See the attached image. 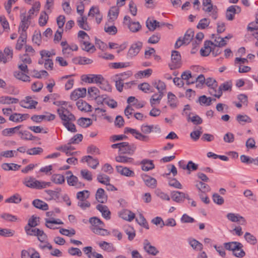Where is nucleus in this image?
Here are the masks:
<instances>
[{
  "label": "nucleus",
  "instance_id": "nucleus-11",
  "mask_svg": "<svg viewBox=\"0 0 258 258\" xmlns=\"http://www.w3.org/2000/svg\"><path fill=\"white\" fill-rule=\"evenodd\" d=\"M144 249L149 254L156 255L159 253V251L154 246H152L148 240L145 239L143 243Z\"/></svg>",
  "mask_w": 258,
  "mask_h": 258
},
{
  "label": "nucleus",
  "instance_id": "nucleus-32",
  "mask_svg": "<svg viewBox=\"0 0 258 258\" xmlns=\"http://www.w3.org/2000/svg\"><path fill=\"white\" fill-rule=\"evenodd\" d=\"M168 103L171 108H175L177 107L178 99L176 96L171 92H169L167 95Z\"/></svg>",
  "mask_w": 258,
  "mask_h": 258
},
{
  "label": "nucleus",
  "instance_id": "nucleus-23",
  "mask_svg": "<svg viewBox=\"0 0 258 258\" xmlns=\"http://www.w3.org/2000/svg\"><path fill=\"white\" fill-rule=\"evenodd\" d=\"M28 117L29 115L28 114L15 113L10 115L9 119L14 122H19L26 120Z\"/></svg>",
  "mask_w": 258,
  "mask_h": 258
},
{
  "label": "nucleus",
  "instance_id": "nucleus-35",
  "mask_svg": "<svg viewBox=\"0 0 258 258\" xmlns=\"http://www.w3.org/2000/svg\"><path fill=\"white\" fill-rule=\"evenodd\" d=\"M89 222L91 224L90 227H104V223L96 217H91L89 219Z\"/></svg>",
  "mask_w": 258,
  "mask_h": 258
},
{
  "label": "nucleus",
  "instance_id": "nucleus-51",
  "mask_svg": "<svg viewBox=\"0 0 258 258\" xmlns=\"http://www.w3.org/2000/svg\"><path fill=\"white\" fill-rule=\"evenodd\" d=\"M14 76L18 79L22 80L24 82H29L30 77L25 74L24 72L20 71H16L14 73Z\"/></svg>",
  "mask_w": 258,
  "mask_h": 258
},
{
  "label": "nucleus",
  "instance_id": "nucleus-30",
  "mask_svg": "<svg viewBox=\"0 0 258 258\" xmlns=\"http://www.w3.org/2000/svg\"><path fill=\"white\" fill-rule=\"evenodd\" d=\"M194 36V31L192 29H189L186 31L183 37H181V40L185 45H187L192 40Z\"/></svg>",
  "mask_w": 258,
  "mask_h": 258
},
{
  "label": "nucleus",
  "instance_id": "nucleus-52",
  "mask_svg": "<svg viewBox=\"0 0 258 258\" xmlns=\"http://www.w3.org/2000/svg\"><path fill=\"white\" fill-rule=\"evenodd\" d=\"M48 20V16L45 11L41 13L39 18L38 23L40 26H44L47 22Z\"/></svg>",
  "mask_w": 258,
  "mask_h": 258
},
{
  "label": "nucleus",
  "instance_id": "nucleus-43",
  "mask_svg": "<svg viewBox=\"0 0 258 258\" xmlns=\"http://www.w3.org/2000/svg\"><path fill=\"white\" fill-rule=\"evenodd\" d=\"M51 180L55 184H61L64 182L65 179L63 175L55 174L51 176Z\"/></svg>",
  "mask_w": 258,
  "mask_h": 258
},
{
  "label": "nucleus",
  "instance_id": "nucleus-49",
  "mask_svg": "<svg viewBox=\"0 0 258 258\" xmlns=\"http://www.w3.org/2000/svg\"><path fill=\"white\" fill-rule=\"evenodd\" d=\"M90 229L93 233L98 235L105 236L109 234V232L106 229H104L103 227H90Z\"/></svg>",
  "mask_w": 258,
  "mask_h": 258
},
{
  "label": "nucleus",
  "instance_id": "nucleus-45",
  "mask_svg": "<svg viewBox=\"0 0 258 258\" xmlns=\"http://www.w3.org/2000/svg\"><path fill=\"white\" fill-rule=\"evenodd\" d=\"M164 95V93L154 94L150 99V103L152 107H154L156 103L159 104L161 99Z\"/></svg>",
  "mask_w": 258,
  "mask_h": 258
},
{
  "label": "nucleus",
  "instance_id": "nucleus-48",
  "mask_svg": "<svg viewBox=\"0 0 258 258\" xmlns=\"http://www.w3.org/2000/svg\"><path fill=\"white\" fill-rule=\"evenodd\" d=\"M2 168L6 171L17 170L20 167V165L14 163H3L2 164Z\"/></svg>",
  "mask_w": 258,
  "mask_h": 258
},
{
  "label": "nucleus",
  "instance_id": "nucleus-31",
  "mask_svg": "<svg viewBox=\"0 0 258 258\" xmlns=\"http://www.w3.org/2000/svg\"><path fill=\"white\" fill-rule=\"evenodd\" d=\"M120 217L125 220L131 221L135 217V214L128 210H123L120 213Z\"/></svg>",
  "mask_w": 258,
  "mask_h": 258
},
{
  "label": "nucleus",
  "instance_id": "nucleus-44",
  "mask_svg": "<svg viewBox=\"0 0 258 258\" xmlns=\"http://www.w3.org/2000/svg\"><path fill=\"white\" fill-rule=\"evenodd\" d=\"M98 84L100 89L108 92L111 91V86L109 84L108 81L105 80L103 77H102V79H100V81L98 82Z\"/></svg>",
  "mask_w": 258,
  "mask_h": 258
},
{
  "label": "nucleus",
  "instance_id": "nucleus-9",
  "mask_svg": "<svg viewBox=\"0 0 258 258\" xmlns=\"http://www.w3.org/2000/svg\"><path fill=\"white\" fill-rule=\"evenodd\" d=\"M142 47V43L141 42H138L136 43L133 44L128 51L127 56L128 57L132 58L133 57L136 56L140 52Z\"/></svg>",
  "mask_w": 258,
  "mask_h": 258
},
{
  "label": "nucleus",
  "instance_id": "nucleus-24",
  "mask_svg": "<svg viewBox=\"0 0 258 258\" xmlns=\"http://www.w3.org/2000/svg\"><path fill=\"white\" fill-rule=\"evenodd\" d=\"M184 192L179 191H173L171 192L172 200L178 203H181L184 201Z\"/></svg>",
  "mask_w": 258,
  "mask_h": 258
},
{
  "label": "nucleus",
  "instance_id": "nucleus-63",
  "mask_svg": "<svg viewBox=\"0 0 258 258\" xmlns=\"http://www.w3.org/2000/svg\"><path fill=\"white\" fill-rule=\"evenodd\" d=\"M189 243L190 245L195 249L201 250L203 249V244L195 239L189 240Z\"/></svg>",
  "mask_w": 258,
  "mask_h": 258
},
{
  "label": "nucleus",
  "instance_id": "nucleus-3",
  "mask_svg": "<svg viewBox=\"0 0 258 258\" xmlns=\"http://www.w3.org/2000/svg\"><path fill=\"white\" fill-rule=\"evenodd\" d=\"M225 249L232 251L233 254L237 257H243L245 253L242 249L243 245L239 242L232 241L224 244Z\"/></svg>",
  "mask_w": 258,
  "mask_h": 258
},
{
  "label": "nucleus",
  "instance_id": "nucleus-58",
  "mask_svg": "<svg viewBox=\"0 0 258 258\" xmlns=\"http://www.w3.org/2000/svg\"><path fill=\"white\" fill-rule=\"evenodd\" d=\"M115 160L118 162L127 163H133L134 159L125 156L119 155L115 157Z\"/></svg>",
  "mask_w": 258,
  "mask_h": 258
},
{
  "label": "nucleus",
  "instance_id": "nucleus-18",
  "mask_svg": "<svg viewBox=\"0 0 258 258\" xmlns=\"http://www.w3.org/2000/svg\"><path fill=\"white\" fill-rule=\"evenodd\" d=\"M116 169L117 172L122 175L127 177H133L135 176L134 172L127 167H123L122 166H116Z\"/></svg>",
  "mask_w": 258,
  "mask_h": 258
},
{
  "label": "nucleus",
  "instance_id": "nucleus-60",
  "mask_svg": "<svg viewBox=\"0 0 258 258\" xmlns=\"http://www.w3.org/2000/svg\"><path fill=\"white\" fill-rule=\"evenodd\" d=\"M22 201L21 197L18 194L14 195L6 200V203L18 204Z\"/></svg>",
  "mask_w": 258,
  "mask_h": 258
},
{
  "label": "nucleus",
  "instance_id": "nucleus-38",
  "mask_svg": "<svg viewBox=\"0 0 258 258\" xmlns=\"http://www.w3.org/2000/svg\"><path fill=\"white\" fill-rule=\"evenodd\" d=\"M77 123L80 126L86 128L92 124V120L89 118L81 117L78 119Z\"/></svg>",
  "mask_w": 258,
  "mask_h": 258
},
{
  "label": "nucleus",
  "instance_id": "nucleus-64",
  "mask_svg": "<svg viewBox=\"0 0 258 258\" xmlns=\"http://www.w3.org/2000/svg\"><path fill=\"white\" fill-rule=\"evenodd\" d=\"M236 120L240 123L242 122L250 123L251 122V118L246 115L238 114L236 116Z\"/></svg>",
  "mask_w": 258,
  "mask_h": 258
},
{
  "label": "nucleus",
  "instance_id": "nucleus-19",
  "mask_svg": "<svg viewBox=\"0 0 258 258\" xmlns=\"http://www.w3.org/2000/svg\"><path fill=\"white\" fill-rule=\"evenodd\" d=\"M210 45H214V43L210 40H207L204 42V48L200 50L201 55L203 56H208L212 51V47Z\"/></svg>",
  "mask_w": 258,
  "mask_h": 258
},
{
  "label": "nucleus",
  "instance_id": "nucleus-57",
  "mask_svg": "<svg viewBox=\"0 0 258 258\" xmlns=\"http://www.w3.org/2000/svg\"><path fill=\"white\" fill-rule=\"evenodd\" d=\"M89 191L87 190H84L77 194V198L80 201H86L89 197Z\"/></svg>",
  "mask_w": 258,
  "mask_h": 258
},
{
  "label": "nucleus",
  "instance_id": "nucleus-42",
  "mask_svg": "<svg viewBox=\"0 0 258 258\" xmlns=\"http://www.w3.org/2000/svg\"><path fill=\"white\" fill-rule=\"evenodd\" d=\"M207 8L206 9L203 8V10L205 11L206 12L210 13L212 12L211 15L212 16V17L214 19L216 20L217 18V8L216 6H214L213 4H211L210 5H209L207 6Z\"/></svg>",
  "mask_w": 258,
  "mask_h": 258
},
{
  "label": "nucleus",
  "instance_id": "nucleus-17",
  "mask_svg": "<svg viewBox=\"0 0 258 258\" xmlns=\"http://www.w3.org/2000/svg\"><path fill=\"white\" fill-rule=\"evenodd\" d=\"M95 198L96 200L100 203L104 204L107 201V196L105 194L104 190L102 188H99L97 190Z\"/></svg>",
  "mask_w": 258,
  "mask_h": 258
},
{
  "label": "nucleus",
  "instance_id": "nucleus-54",
  "mask_svg": "<svg viewBox=\"0 0 258 258\" xmlns=\"http://www.w3.org/2000/svg\"><path fill=\"white\" fill-rule=\"evenodd\" d=\"M97 179L101 183L108 185L110 182L109 177L104 174H99L97 175Z\"/></svg>",
  "mask_w": 258,
  "mask_h": 258
},
{
  "label": "nucleus",
  "instance_id": "nucleus-20",
  "mask_svg": "<svg viewBox=\"0 0 258 258\" xmlns=\"http://www.w3.org/2000/svg\"><path fill=\"white\" fill-rule=\"evenodd\" d=\"M96 209L101 213L102 216L106 220H109L110 219L111 213L105 205L99 204L96 206Z\"/></svg>",
  "mask_w": 258,
  "mask_h": 258
},
{
  "label": "nucleus",
  "instance_id": "nucleus-26",
  "mask_svg": "<svg viewBox=\"0 0 258 258\" xmlns=\"http://www.w3.org/2000/svg\"><path fill=\"white\" fill-rule=\"evenodd\" d=\"M19 135L20 138L24 140H37L38 138L32 135V134L27 131H20L19 132Z\"/></svg>",
  "mask_w": 258,
  "mask_h": 258
},
{
  "label": "nucleus",
  "instance_id": "nucleus-50",
  "mask_svg": "<svg viewBox=\"0 0 258 258\" xmlns=\"http://www.w3.org/2000/svg\"><path fill=\"white\" fill-rule=\"evenodd\" d=\"M185 115L187 116V120L191 121L194 124L198 125L203 122L202 119L198 115H196L191 117H190V113L186 112Z\"/></svg>",
  "mask_w": 258,
  "mask_h": 258
},
{
  "label": "nucleus",
  "instance_id": "nucleus-29",
  "mask_svg": "<svg viewBox=\"0 0 258 258\" xmlns=\"http://www.w3.org/2000/svg\"><path fill=\"white\" fill-rule=\"evenodd\" d=\"M141 164L142 169L145 171L151 170L155 167L153 161L151 160L144 159L141 161Z\"/></svg>",
  "mask_w": 258,
  "mask_h": 258
},
{
  "label": "nucleus",
  "instance_id": "nucleus-6",
  "mask_svg": "<svg viewBox=\"0 0 258 258\" xmlns=\"http://www.w3.org/2000/svg\"><path fill=\"white\" fill-rule=\"evenodd\" d=\"M137 148L136 145L134 144H130L127 142H122V146L120 149L121 154H127L133 155Z\"/></svg>",
  "mask_w": 258,
  "mask_h": 258
},
{
  "label": "nucleus",
  "instance_id": "nucleus-25",
  "mask_svg": "<svg viewBox=\"0 0 258 258\" xmlns=\"http://www.w3.org/2000/svg\"><path fill=\"white\" fill-rule=\"evenodd\" d=\"M80 16V18L77 20L78 26L82 29L86 31L89 30L90 29V27L88 24L87 17L84 16L83 15Z\"/></svg>",
  "mask_w": 258,
  "mask_h": 258
},
{
  "label": "nucleus",
  "instance_id": "nucleus-15",
  "mask_svg": "<svg viewBox=\"0 0 258 258\" xmlns=\"http://www.w3.org/2000/svg\"><path fill=\"white\" fill-rule=\"evenodd\" d=\"M83 251L89 258H103L101 254L98 253L95 251H93L91 246H86L83 248Z\"/></svg>",
  "mask_w": 258,
  "mask_h": 258
},
{
  "label": "nucleus",
  "instance_id": "nucleus-62",
  "mask_svg": "<svg viewBox=\"0 0 258 258\" xmlns=\"http://www.w3.org/2000/svg\"><path fill=\"white\" fill-rule=\"evenodd\" d=\"M210 23V20L207 18L201 19L197 26L198 29H204L207 28Z\"/></svg>",
  "mask_w": 258,
  "mask_h": 258
},
{
  "label": "nucleus",
  "instance_id": "nucleus-13",
  "mask_svg": "<svg viewBox=\"0 0 258 258\" xmlns=\"http://www.w3.org/2000/svg\"><path fill=\"white\" fill-rule=\"evenodd\" d=\"M86 89L85 88L75 89L71 94L70 98L73 100H77L80 98H83L86 96Z\"/></svg>",
  "mask_w": 258,
  "mask_h": 258
},
{
  "label": "nucleus",
  "instance_id": "nucleus-5",
  "mask_svg": "<svg viewBox=\"0 0 258 258\" xmlns=\"http://www.w3.org/2000/svg\"><path fill=\"white\" fill-rule=\"evenodd\" d=\"M13 55V52L12 49L9 47H6L4 52L0 51V62L6 63L12 59Z\"/></svg>",
  "mask_w": 258,
  "mask_h": 258
},
{
  "label": "nucleus",
  "instance_id": "nucleus-8",
  "mask_svg": "<svg viewBox=\"0 0 258 258\" xmlns=\"http://www.w3.org/2000/svg\"><path fill=\"white\" fill-rule=\"evenodd\" d=\"M38 102L36 101L32 100L30 96H27L25 99L20 102V105L21 107L28 109L35 108Z\"/></svg>",
  "mask_w": 258,
  "mask_h": 258
},
{
  "label": "nucleus",
  "instance_id": "nucleus-14",
  "mask_svg": "<svg viewBox=\"0 0 258 258\" xmlns=\"http://www.w3.org/2000/svg\"><path fill=\"white\" fill-rule=\"evenodd\" d=\"M142 178L147 186L152 188H155L157 186V180L155 178L147 174H143Z\"/></svg>",
  "mask_w": 258,
  "mask_h": 258
},
{
  "label": "nucleus",
  "instance_id": "nucleus-2",
  "mask_svg": "<svg viewBox=\"0 0 258 258\" xmlns=\"http://www.w3.org/2000/svg\"><path fill=\"white\" fill-rule=\"evenodd\" d=\"M141 133L136 129L125 127L124 132L125 134L130 133L137 140L145 142H148L150 139L149 136L146 135L150 134L153 132V125L143 124L141 126Z\"/></svg>",
  "mask_w": 258,
  "mask_h": 258
},
{
  "label": "nucleus",
  "instance_id": "nucleus-46",
  "mask_svg": "<svg viewBox=\"0 0 258 258\" xmlns=\"http://www.w3.org/2000/svg\"><path fill=\"white\" fill-rule=\"evenodd\" d=\"M146 26L150 31H154L157 28L160 27L159 22L155 20H148L146 22Z\"/></svg>",
  "mask_w": 258,
  "mask_h": 258
},
{
  "label": "nucleus",
  "instance_id": "nucleus-33",
  "mask_svg": "<svg viewBox=\"0 0 258 258\" xmlns=\"http://www.w3.org/2000/svg\"><path fill=\"white\" fill-rule=\"evenodd\" d=\"M98 245L104 250L107 251L108 252L115 251L116 250L115 248L111 243H109L106 241H101L98 243Z\"/></svg>",
  "mask_w": 258,
  "mask_h": 258
},
{
  "label": "nucleus",
  "instance_id": "nucleus-22",
  "mask_svg": "<svg viewBox=\"0 0 258 258\" xmlns=\"http://www.w3.org/2000/svg\"><path fill=\"white\" fill-rule=\"evenodd\" d=\"M67 182L69 185L76 186L77 187H84L85 184L78 181V178L75 175H70L67 177Z\"/></svg>",
  "mask_w": 258,
  "mask_h": 258
},
{
  "label": "nucleus",
  "instance_id": "nucleus-56",
  "mask_svg": "<svg viewBox=\"0 0 258 258\" xmlns=\"http://www.w3.org/2000/svg\"><path fill=\"white\" fill-rule=\"evenodd\" d=\"M136 221L139 225L145 227L146 229H148L149 228L148 222L142 214H139L136 218Z\"/></svg>",
  "mask_w": 258,
  "mask_h": 258
},
{
  "label": "nucleus",
  "instance_id": "nucleus-4",
  "mask_svg": "<svg viewBox=\"0 0 258 258\" xmlns=\"http://www.w3.org/2000/svg\"><path fill=\"white\" fill-rule=\"evenodd\" d=\"M181 55L176 50H173L171 53V63L169 64L171 70H175L181 67Z\"/></svg>",
  "mask_w": 258,
  "mask_h": 258
},
{
  "label": "nucleus",
  "instance_id": "nucleus-34",
  "mask_svg": "<svg viewBox=\"0 0 258 258\" xmlns=\"http://www.w3.org/2000/svg\"><path fill=\"white\" fill-rule=\"evenodd\" d=\"M119 14V9L113 7L108 12L109 19L108 20V23H112L117 18Z\"/></svg>",
  "mask_w": 258,
  "mask_h": 258
},
{
  "label": "nucleus",
  "instance_id": "nucleus-21",
  "mask_svg": "<svg viewBox=\"0 0 258 258\" xmlns=\"http://www.w3.org/2000/svg\"><path fill=\"white\" fill-rule=\"evenodd\" d=\"M20 17L21 18V22L19 29H21L22 31L25 32L29 28L31 24V22H29L25 19V12L21 13Z\"/></svg>",
  "mask_w": 258,
  "mask_h": 258
},
{
  "label": "nucleus",
  "instance_id": "nucleus-1",
  "mask_svg": "<svg viewBox=\"0 0 258 258\" xmlns=\"http://www.w3.org/2000/svg\"><path fill=\"white\" fill-rule=\"evenodd\" d=\"M57 112L62 121V124L67 130L72 133L77 132L76 126L73 123V121L76 120L74 115L63 107L58 108Z\"/></svg>",
  "mask_w": 258,
  "mask_h": 258
},
{
  "label": "nucleus",
  "instance_id": "nucleus-61",
  "mask_svg": "<svg viewBox=\"0 0 258 258\" xmlns=\"http://www.w3.org/2000/svg\"><path fill=\"white\" fill-rule=\"evenodd\" d=\"M244 237L247 242L251 244L254 245L257 242L256 237L249 232H246Z\"/></svg>",
  "mask_w": 258,
  "mask_h": 258
},
{
  "label": "nucleus",
  "instance_id": "nucleus-40",
  "mask_svg": "<svg viewBox=\"0 0 258 258\" xmlns=\"http://www.w3.org/2000/svg\"><path fill=\"white\" fill-rule=\"evenodd\" d=\"M152 85L158 90V93H161V92L164 93L163 91L166 89V86L165 84L160 80L153 82Z\"/></svg>",
  "mask_w": 258,
  "mask_h": 258
},
{
  "label": "nucleus",
  "instance_id": "nucleus-12",
  "mask_svg": "<svg viewBox=\"0 0 258 258\" xmlns=\"http://www.w3.org/2000/svg\"><path fill=\"white\" fill-rule=\"evenodd\" d=\"M26 186L36 189H42L41 181L35 179L34 178L30 177L25 181Z\"/></svg>",
  "mask_w": 258,
  "mask_h": 258
},
{
  "label": "nucleus",
  "instance_id": "nucleus-59",
  "mask_svg": "<svg viewBox=\"0 0 258 258\" xmlns=\"http://www.w3.org/2000/svg\"><path fill=\"white\" fill-rule=\"evenodd\" d=\"M61 189L60 188H57L55 190L50 189L46 190V192L53 199H58L60 196V192Z\"/></svg>",
  "mask_w": 258,
  "mask_h": 258
},
{
  "label": "nucleus",
  "instance_id": "nucleus-37",
  "mask_svg": "<svg viewBox=\"0 0 258 258\" xmlns=\"http://www.w3.org/2000/svg\"><path fill=\"white\" fill-rule=\"evenodd\" d=\"M76 105L78 109L81 111L89 112L91 111L92 106L85 101L82 100L78 101Z\"/></svg>",
  "mask_w": 258,
  "mask_h": 258
},
{
  "label": "nucleus",
  "instance_id": "nucleus-16",
  "mask_svg": "<svg viewBox=\"0 0 258 258\" xmlns=\"http://www.w3.org/2000/svg\"><path fill=\"white\" fill-rule=\"evenodd\" d=\"M82 162H86L89 167L93 169H96L99 165V161L96 158H93L91 156H86L83 157Z\"/></svg>",
  "mask_w": 258,
  "mask_h": 258
},
{
  "label": "nucleus",
  "instance_id": "nucleus-55",
  "mask_svg": "<svg viewBox=\"0 0 258 258\" xmlns=\"http://www.w3.org/2000/svg\"><path fill=\"white\" fill-rule=\"evenodd\" d=\"M198 101L202 105L210 106L212 100L211 97H207L206 95H202L199 98Z\"/></svg>",
  "mask_w": 258,
  "mask_h": 258
},
{
  "label": "nucleus",
  "instance_id": "nucleus-27",
  "mask_svg": "<svg viewBox=\"0 0 258 258\" xmlns=\"http://www.w3.org/2000/svg\"><path fill=\"white\" fill-rule=\"evenodd\" d=\"M22 126V125H19L14 127L4 129L2 131V135L4 136H11L14 134H19V132L20 131V129Z\"/></svg>",
  "mask_w": 258,
  "mask_h": 258
},
{
  "label": "nucleus",
  "instance_id": "nucleus-36",
  "mask_svg": "<svg viewBox=\"0 0 258 258\" xmlns=\"http://www.w3.org/2000/svg\"><path fill=\"white\" fill-rule=\"evenodd\" d=\"M33 205L36 208L41 209L44 211L48 209V205L44 202L38 199L34 200L32 202Z\"/></svg>",
  "mask_w": 258,
  "mask_h": 258
},
{
  "label": "nucleus",
  "instance_id": "nucleus-39",
  "mask_svg": "<svg viewBox=\"0 0 258 258\" xmlns=\"http://www.w3.org/2000/svg\"><path fill=\"white\" fill-rule=\"evenodd\" d=\"M196 187L198 189L199 191L203 192H208L211 190L210 186L202 181H198L196 184Z\"/></svg>",
  "mask_w": 258,
  "mask_h": 258
},
{
  "label": "nucleus",
  "instance_id": "nucleus-53",
  "mask_svg": "<svg viewBox=\"0 0 258 258\" xmlns=\"http://www.w3.org/2000/svg\"><path fill=\"white\" fill-rule=\"evenodd\" d=\"M88 93L90 97L97 100L99 95V90L95 87H90L88 89Z\"/></svg>",
  "mask_w": 258,
  "mask_h": 258
},
{
  "label": "nucleus",
  "instance_id": "nucleus-7",
  "mask_svg": "<svg viewBox=\"0 0 258 258\" xmlns=\"http://www.w3.org/2000/svg\"><path fill=\"white\" fill-rule=\"evenodd\" d=\"M241 12V8L238 6H231L228 8L226 12V18L229 21H232L234 18V15L236 13Z\"/></svg>",
  "mask_w": 258,
  "mask_h": 258
},
{
  "label": "nucleus",
  "instance_id": "nucleus-41",
  "mask_svg": "<svg viewBox=\"0 0 258 258\" xmlns=\"http://www.w3.org/2000/svg\"><path fill=\"white\" fill-rule=\"evenodd\" d=\"M18 102L19 99L17 98H13L10 96L0 97V103L1 104L17 103Z\"/></svg>",
  "mask_w": 258,
  "mask_h": 258
},
{
  "label": "nucleus",
  "instance_id": "nucleus-10",
  "mask_svg": "<svg viewBox=\"0 0 258 258\" xmlns=\"http://www.w3.org/2000/svg\"><path fill=\"white\" fill-rule=\"evenodd\" d=\"M227 218L232 222H239L241 225L246 224V220L244 217L238 214L229 213L226 215Z\"/></svg>",
  "mask_w": 258,
  "mask_h": 258
},
{
  "label": "nucleus",
  "instance_id": "nucleus-47",
  "mask_svg": "<svg viewBox=\"0 0 258 258\" xmlns=\"http://www.w3.org/2000/svg\"><path fill=\"white\" fill-rule=\"evenodd\" d=\"M129 29L133 32H137L141 28V25L138 22H132L126 24Z\"/></svg>",
  "mask_w": 258,
  "mask_h": 258
},
{
  "label": "nucleus",
  "instance_id": "nucleus-28",
  "mask_svg": "<svg viewBox=\"0 0 258 258\" xmlns=\"http://www.w3.org/2000/svg\"><path fill=\"white\" fill-rule=\"evenodd\" d=\"M102 76L101 75H90L89 76H85L83 80L86 82L89 83H95L98 84L102 79Z\"/></svg>",
  "mask_w": 258,
  "mask_h": 258
}]
</instances>
